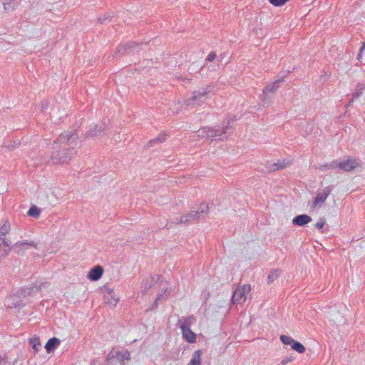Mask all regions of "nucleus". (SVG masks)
I'll use <instances>...</instances> for the list:
<instances>
[{"mask_svg":"<svg viewBox=\"0 0 365 365\" xmlns=\"http://www.w3.org/2000/svg\"><path fill=\"white\" fill-rule=\"evenodd\" d=\"M106 130L105 125H95L93 127L85 134L86 138H93L100 136L101 133H104Z\"/></svg>","mask_w":365,"mask_h":365,"instance_id":"f8f14e48","label":"nucleus"},{"mask_svg":"<svg viewBox=\"0 0 365 365\" xmlns=\"http://www.w3.org/2000/svg\"><path fill=\"white\" fill-rule=\"evenodd\" d=\"M364 51H365V43H364H364H362L361 47V48H360V50H359V53H358V55H357V59H358V61H361V58H362V56H361V53H362V52H363Z\"/></svg>","mask_w":365,"mask_h":365,"instance_id":"4c0bfd02","label":"nucleus"},{"mask_svg":"<svg viewBox=\"0 0 365 365\" xmlns=\"http://www.w3.org/2000/svg\"><path fill=\"white\" fill-rule=\"evenodd\" d=\"M333 189V185H329L324 188L322 192L318 193L313 202V207H315L319 203H323L327 200Z\"/></svg>","mask_w":365,"mask_h":365,"instance_id":"9d476101","label":"nucleus"},{"mask_svg":"<svg viewBox=\"0 0 365 365\" xmlns=\"http://www.w3.org/2000/svg\"><path fill=\"white\" fill-rule=\"evenodd\" d=\"M28 215L31 217H38L40 215V210L36 206H32L30 207V209L28 211Z\"/></svg>","mask_w":365,"mask_h":365,"instance_id":"c756f323","label":"nucleus"},{"mask_svg":"<svg viewBox=\"0 0 365 365\" xmlns=\"http://www.w3.org/2000/svg\"><path fill=\"white\" fill-rule=\"evenodd\" d=\"M60 344L61 341L58 338L53 337L49 339L45 345L47 353L50 354L53 352V351L58 347Z\"/></svg>","mask_w":365,"mask_h":365,"instance_id":"a211bd4d","label":"nucleus"},{"mask_svg":"<svg viewBox=\"0 0 365 365\" xmlns=\"http://www.w3.org/2000/svg\"><path fill=\"white\" fill-rule=\"evenodd\" d=\"M168 137V133H160L158 135V137H156L155 138H153V139L149 140L148 142L147 145H145V148H150L154 147L156 145L165 142L167 140Z\"/></svg>","mask_w":365,"mask_h":365,"instance_id":"dca6fc26","label":"nucleus"},{"mask_svg":"<svg viewBox=\"0 0 365 365\" xmlns=\"http://www.w3.org/2000/svg\"><path fill=\"white\" fill-rule=\"evenodd\" d=\"M321 171H327L329 170H335L336 168H338V161L334 160L331 163L321 165L318 168Z\"/></svg>","mask_w":365,"mask_h":365,"instance_id":"5701e85b","label":"nucleus"},{"mask_svg":"<svg viewBox=\"0 0 365 365\" xmlns=\"http://www.w3.org/2000/svg\"><path fill=\"white\" fill-rule=\"evenodd\" d=\"M185 80H187V82H190V79H188V78H185Z\"/></svg>","mask_w":365,"mask_h":365,"instance_id":"49530a36","label":"nucleus"},{"mask_svg":"<svg viewBox=\"0 0 365 365\" xmlns=\"http://www.w3.org/2000/svg\"><path fill=\"white\" fill-rule=\"evenodd\" d=\"M34 287H26L21 289L16 292V293L19 294L20 298H25L26 296L31 294L33 292ZM35 289H37L35 287Z\"/></svg>","mask_w":365,"mask_h":365,"instance_id":"393cba45","label":"nucleus"},{"mask_svg":"<svg viewBox=\"0 0 365 365\" xmlns=\"http://www.w3.org/2000/svg\"><path fill=\"white\" fill-rule=\"evenodd\" d=\"M6 361L1 357H0V365H6Z\"/></svg>","mask_w":365,"mask_h":365,"instance_id":"c03bdc74","label":"nucleus"},{"mask_svg":"<svg viewBox=\"0 0 365 365\" xmlns=\"http://www.w3.org/2000/svg\"><path fill=\"white\" fill-rule=\"evenodd\" d=\"M10 225L7 220L4 221L2 226L0 227V246L4 245L7 247L4 249V255H9L10 252V241L6 238V235L10 231Z\"/></svg>","mask_w":365,"mask_h":365,"instance_id":"39448f33","label":"nucleus"},{"mask_svg":"<svg viewBox=\"0 0 365 365\" xmlns=\"http://www.w3.org/2000/svg\"><path fill=\"white\" fill-rule=\"evenodd\" d=\"M195 320V317L191 315L184 318L182 322L181 320H179L178 322V325L180 327L181 329L190 328L191 324Z\"/></svg>","mask_w":365,"mask_h":365,"instance_id":"aec40b11","label":"nucleus"},{"mask_svg":"<svg viewBox=\"0 0 365 365\" xmlns=\"http://www.w3.org/2000/svg\"><path fill=\"white\" fill-rule=\"evenodd\" d=\"M231 129L230 123H227V126H217L216 127V140H223L227 139L229 130Z\"/></svg>","mask_w":365,"mask_h":365,"instance_id":"2eb2a0df","label":"nucleus"},{"mask_svg":"<svg viewBox=\"0 0 365 365\" xmlns=\"http://www.w3.org/2000/svg\"><path fill=\"white\" fill-rule=\"evenodd\" d=\"M281 271L279 269H273L272 270L267 277V283L271 284L272 283L275 279H277L279 276L280 275Z\"/></svg>","mask_w":365,"mask_h":365,"instance_id":"b1692460","label":"nucleus"},{"mask_svg":"<svg viewBox=\"0 0 365 365\" xmlns=\"http://www.w3.org/2000/svg\"><path fill=\"white\" fill-rule=\"evenodd\" d=\"M140 44L133 41L128 42L125 44H120L116 48V54L125 55L130 53L131 51H135Z\"/></svg>","mask_w":365,"mask_h":365,"instance_id":"6e6552de","label":"nucleus"},{"mask_svg":"<svg viewBox=\"0 0 365 365\" xmlns=\"http://www.w3.org/2000/svg\"><path fill=\"white\" fill-rule=\"evenodd\" d=\"M182 330V334L183 338L189 343H195L196 341V335L190 329V328H187Z\"/></svg>","mask_w":365,"mask_h":365,"instance_id":"6ab92c4d","label":"nucleus"},{"mask_svg":"<svg viewBox=\"0 0 365 365\" xmlns=\"http://www.w3.org/2000/svg\"><path fill=\"white\" fill-rule=\"evenodd\" d=\"M4 8L6 11H14L16 9L15 0H6L4 3Z\"/></svg>","mask_w":365,"mask_h":365,"instance_id":"cd10ccee","label":"nucleus"},{"mask_svg":"<svg viewBox=\"0 0 365 365\" xmlns=\"http://www.w3.org/2000/svg\"><path fill=\"white\" fill-rule=\"evenodd\" d=\"M108 18V16H106V15H104L103 18L100 17L98 19V21H100L101 23H103V21H106Z\"/></svg>","mask_w":365,"mask_h":365,"instance_id":"37998d69","label":"nucleus"},{"mask_svg":"<svg viewBox=\"0 0 365 365\" xmlns=\"http://www.w3.org/2000/svg\"><path fill=\"white\" fill-rule=\"evenodd\" d=\"M29 344L34 349V353H36L41 346L39 339L37 337L30 339Z\"/></svg>","mask_w":365,"mask_h":365,"instance_id":"a878e982","label":"nucleus"},{"mask_svg":"<svg viewBox=\"0 0 365 365\" xmlns=\"http://www.w3.org/2000/svg\"><path fill=\"white\" fill-rule=\"evenodd\" d=\"M118 301V298H115L114 297H112L110 299H108L106 300V303L111 306H115Z\"/></svg>","mask_w":365,"mask_h":365,"instance_id":"c9c22d12","label":"nucleus"},{"mask_svg":"<svg viewBox=\"0 0 365 365\" xmlns=\"http://www.w3.org/2000/svg\"><path fill=\"white\" fill-rule=\"evenodd\" d=\"M34 247L35 248H37V245L33 242H27V241H22V242H17L16 244H14L11 249L14 250V251L17 253L18 255H24L25 251L27 250L28 247Z\"/></svg>","mask_w":365,"mask_h":365,"instance_id":"1a4fd4ad","label":"nucleus"},{"mask_svg":"<svg viewBox=\"0 0 365 365\" xmlns=\"http://www.w3.org/2000/svg\"><path fill=\"white\" fill-rule=\"evenodd\" d=\"M114 359H116L118 362L123 364L125 361H128L130 359V354L128 350L122 351L118 349L113 348L108 353L106 357V361L108 364Z\"/></svg>","mask_w":365,"mask_h":365,"instance_id":"20e7f679","label":"nucleus"},{"mask_svg":"<svg viewBox=\"0 0 365 365\" xmlns=\"http://www.w3.org/2000/svg\"><path fill=\"white\" fill-rule=\"evenodd\" d=\"M209 207L207 204L202 203L196 211H191L187 215L180 217L179 222L180 224H192L204 219L207 215Z\"/></svg>","mask_w":365,"mask_h":365,"instance_id":"f03ea898","label":"nucleus"},{"mask_svg":"<svg viewBox=\"0 0 365 365\" xmlns=\"http://www.w3.org/2000/svg\"><path fill=\"white\" fill-rule=\"evenodd\" d=\"M202 351H195L191 358L190 361L187 365H201Z\"/></svg>","mask_w":365,"mask_h":365,"instance_id":"4be33fe9","label":"nucleus"},{"mask_svg":"<svg viewBox=\"0 0 365 365\" xmlns=\"http://www.w3.org/2000/svg\"><path fill=\"white\" fill-rule=\"evenodd\" d=\"M289 0H269V2L274 6H282Z\"/></svg>","mask_w":365,"mask_h":365,"instance_id":"473e14b6","label":"nucleus"},{"mask_svg":"<svg viewBox=\"0 0 365 365\" xmlns=\"http://www.w3.org/2000/svg\"><path fill=\"white\" fill-rule=\"evenodd\" d=\"M360 166L361 163L359 160L352 158H349L346 160L338 162V168L344 172H350Z\"/></svg>","mask_w":365,"mask_h":365,"instance_id":"0eeeda50","label":"nucleus"},{"mask_svg":"<svg viewBox=\"0 0 365 365\" xmlns=\"http://www.w3.org/2000/svg\"><path fill=\"white\" fill-rule=\"evenodd\" d=\"M104 292H107L108 294H110V293H112L113 289L111 288H110V287H108L105 286L104 287Z\"/></svg>","mask_w":365,"mask_h":365,"instance_id":"79ce46f5","label":"nucleus"},{"mask_svg":"<svg viewBox=\"0 0 365 365\" xmlns=\"http://www.w3.org/2000/svg\"><path fill=\"white\" fill-rule=\"evenodd\" d=\"M78 135L76 132L61 133L52 144L51 160L53 164L68 163L76 154Z\"/></svg>","mask_w":365,"mask_h":365,"instance_id":"f257e3e1","label":"nucleus"},{"mask_svg":"<svg viewBox=\"0 0 365 365\" xmlns=\"http://www.w3.org/2000/svg\"><path fill=\"white\" fill-rule=\"evenodd\" d=\"M216 58V53L215 52H210L206 58V61H212Z\"/></svg>","mask_w":365,"mask_h":365,"instance_id":"58836bf2","label":"nucleus"},{"mask_svg":"<svg viewBox=\"0 0 365 365\" xmlns=\"http://www.w3.org/2000/svg\"><path fill=\"white\" fill-rule=\"evenodd\" d=\"M283 81V78L278 79L273 82L272 84L267 86L263 89L264 93H267L269 92L275 93L277 89L279 88V84Z\"/></svg>","mask_w":365,"mask_h":365,"instance_id":"412c9836","label":"nucleus"},{"mask_svg":"<svg viewBox=\"0 0 365 365\" xmlns=\"http://www.w3.org/2000/svg\"><path fill=\"white\" fill-rule=\"evenodd\" d=\"M362 94V92L359 90L356 91L352 95L351 98H350L347 106H350L355 99L358 98Z\"/></svg>","mask_w":365,"mask_h":365,"instance_id":"72a5a7b5","label":"nucleus"},{"mask_svg":"<svg viewBox=\"0 0 365 365\" xmlns=\"http://www.w3.org/2000/svg\"><path fill=\"white\" fill-rule=\"evenodd\" d=\"M166 293V291L164 292L163 294H158L155 302V305L157 306L158 302L160 301L163 298V295Z\"/></svg>","mask_w":365,"mask_h":365,"instance_id":"a19ab883","label":"nucleus"},{"mask_svg":"<svg viewBox=\"0 0 365 365\" xmlns=\"http://www.w3.org/2000/svg\"><path fill=\"white\" fill-rule=\"evenodd\" d=\"M324 225H325V220H324V219L322 218V219H320V220L319 222H317L315 224V227L318 230H321L324 227Z\"/></svg>","mask_w":365,"mask_h":365,"instance_id":"e433bc0d","label":"nucleus"},{"mask_svg":"<svg viewBox=\"0 0 365 365\" xmlns=\"http://www.w3.org/2000/svg\"><path fill=\"white\" fill-rule=\"evenodd\" d=\"M153 282H154V279L153 277L147 279L145 285L143 287V289L142 291L143 292L148 291L153 286Z\"/></svg>","mask_w":365,"mask_h":365,"instance_id":"f704fd0d","label":"nucleus"},{"mask_svg":"<svg viewBox=\"0 0 365 365\" xmlns=\"http://www.w3.org/2000/svg\"><path fill=\"white\" fill-rule=\"evenodd\" d=\"M22 299L17 293L14 294L6 299V305L10 308H20L22 307Z\"/></svg>","mask_w":365,"mask_h":365,"instance_id":"9b49d317","label":"nucleus"},{"mask_svg":"<svg viewBox=\"0 0 365 365\" xmlns=\"http://www.w3.org/2000/svg\"><path fill=\"white\" fill-rule=\"evenodd\" d=\"M165 227H167L168 229L172 227V225H168V224H166Z\"/></svg>","mask_w":365,"mask_h":365,"instance_id":"a18cd8bd","label":"nucleus"},{"mask_svg":"<svg viewBox=\"0 0 365 365\" xmlns=\"http://www.w3.org/2000/svg\"><path fill=\"white\" fill-rule=\"evenodd\" d=\"M292 348L299 354L304 353L306 350L302 344L295 340L292 344Z\"/></svg>","mask_w":365,"mask_h":365,"instance_id":"bb28decb","label":"nucleus"},{"mask_svg":"<svg viewBox=\"0 0 365 365\" xmlns=\"http://www.w3.org/2000/svg\"><path fill=\"white\" fill-rule=\"evenodd\" d=\"M250 291L251 287L250 284H244L243 286L238 287L232 294V303L237 304L242 299L245 301L246 299V294H248Z\"/></svg>","mask_w":365,"mask_h":365,"instance_id":"423d86ee","label":"nucleus"},{"mask_svg":"<svg viewBox=\"0 0 365 365\" xmlns=\"http://www.w3.org/2000/svg\"><path fill=\"white\" fill-rule=\"evenodd\" d=\"M289 163L286 160H279L277 163H267L266 168L267 172L272 173L276 170H282L288 165Z\"/></svg>","mask_w":365,"mask_h":365,"instance_id":"ddd939ff","label":"nucleus"},{"mask_svg":"<svg viewBox=\"0 0 365 365\" xmlns=\"http://www.w3.org/2000/svg\"><path fill=\"white\" fill-rule=\"evenodd\" d=\"M312 221V218L305 214L299 215L292 220V224L298 226H304Z\"/></svg>","mask_w":365,"mask_h":365,"instance_id":"f3484780","label":"nucleus"},{"mask_svg":"<svg viewBox=\"0 0 365 365\" xmlns=\"http://www.w3.org/2000/svg\"><path fill=\"white\" fill-rule=\"evenodd\" d=\"M293 360H294V357H292V356L286 357L284 359H282L281 364L282 365H286L287 364L292 361Z\"/></svg>","mask_w":365,"mask_h":365,"instance_id":"ea45409f","label":"nucleus"},{"mask_svg":"<svg viewBox=\"0 0 365 365\" xmlns=\"http://www.w3.org/2000/svg\"><path fill=\"white\" fill-rule=\"evenodd\" d=\"M208 127H203L197 131V136L201 138H208Z\"/></svg>","mask_w":365,"mask_h":365,"instance_id":"c85d7f7f","label":"nucleus"},{"mask_svg":"<svg viewBox=\"0 0 365 365\" xmlns=\"http://www.w3.org/2000/svg\"><path fill=\"white\" fill-rule=\"evenodd\" d=\"M103 273V267L100 265H97L90 270L88 274V277L92 281H97L101 277Z\"/></svg>","mask_w":365,"mask_h":365,"instance_id":"4468645a","label":"nucleus"},{"mask_svg":"<svg viewBox=\"0 0 365 365\" xmlns=\"http://www.w3.org/2000/svg\"><path fill=\"white\" fill-rule=\"evenodd\" d=\"M208 139L216 140V127H208Z\"/></svg>","mask_w":365,"mask_h":365,"instance_id":"2f4dec72","label":"nucleus"},{"mask_svg":"<svg viewBox=\"0 0 365 365\" xmlns=\"http://www.w3.org/2000/svg\"><path fill=\"white\" fill-rule=\"evenodd\" d=\"M211 85H207L205 88H202L198 91H195L192 96L187 99V105L201 106L207 99H210V93L211 91Z\"/></svg>","mask_w":365,"mask_h":365,"instance_id":"7ed1b4c3","label":"nucleus"},{"mask_svg":"<svg viewBox=\"0 0 365 365\" xmlns=\"http://www.w3.org/2000/svg\"><path fill=\"white\" fill-rule=\"evenodd\" d=\"M280 340L284 344L290 345L291 346L294 341L291 336L287 335H281Z\"/></svg>","mask_w":365,"mask_h":365,"instance_id":"7c9ffc66","label":"nucleus"}]
</instances>
